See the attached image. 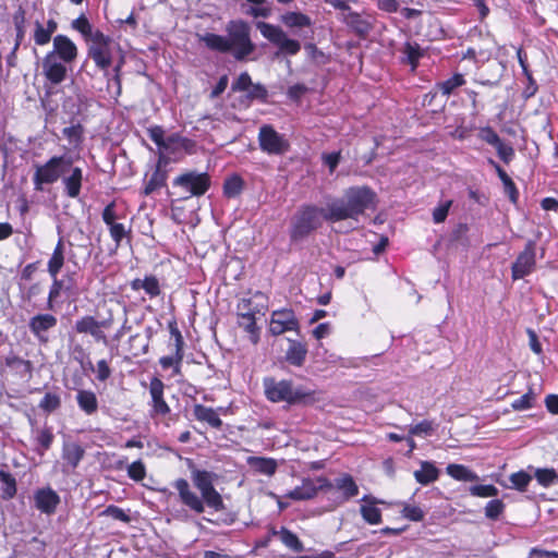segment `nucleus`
Masks as SVG:
<instances>
[{"instance_id":"nucleus-18","label":"nucleus","mask_w":558,"mask_h":558,"mask_svg":"<svg viewBox=\"0 0 558 558\" xmlns=\"http://www.w3.org/2000/svg\"><path fill=\"white\" fill-rule=\"evenodd\" d=\"M165 385L161 379L154 377L149 384V392L153 401V410L156 414L167 415L170 408L163 399Z\"/></svg>"},{"instance_id":"nucleus-37","label":"nucleus","mask_w":558,"mask_h":558,"mask_svg":"<svg viewBox=\"0 0 558 558\" xmlns=\"http://www.w3.org/2000/svg\"><path fill=\"white\" fill-rule=\"evenodd\" d=\"M146 331H147L146 336H141L137 333V335L131 336L129 339V342H130L131 349L133 350L134 356L146 354L148 352L151 330H150V328H147Z\"/></svg>"},{"instance_id":"nucleus-50","label":"nucleus","mask_w":558,"mask_h":558,"mask_svg":"<svg viewBox=\"0 0 558 558\" xmlns=\"http://www.w3.org/2000/svg\"><path fill=\"white\" fill-rule=\"evenodd\" d=\"M125 468L128 476L135 482H141L146 476V466L142 460L134 461L133 463L125 465Z\"/></svg>"},{"instance_id":"nucleus-60","label":"nucleus","mask_w":558,"mask_h":558,"mask_svg":"<svg viewBox=\"0 0 558 558\" xmlns=\"http://www.w3.org/2000/svg\"><path fill=\"white\" fill-rule=\"evenodd\" d=\"M451 205L452 201H446L434 208L433 220L435 223H441L446 220Z\"/></svg>"},{"instance_id":"nucleus-47","label":"nucleus","mask_w":558,"mask_h":558,"mask_svg":"<svg viewBox=\"0 0 558 558\" xmlns=\"http://www.w3.org/2000/svg\"><path fill=\"white\" fill-rule=\"evenodd\" d=\"M38 407L46 413H52L61 407V398L57 393L47 392L40 400Z\"/></svg>"},{"instance_id":"nucleus-27","label":"nucleus","mask_w":558,"mask_h":558,"mask_svg":"<svg viewBox=\"0 0 558 558\" xmlns=\"http://www.w3.org/2000/svg\"><path fill=\"white\" fill-rule=\"evenodd\" d=\"M440 471L429 461H422L421 469L414 472V477L421 485H428L438 480Z\"/></svg>"},{"instance_id":"nucleus-15","label":"nucleus","mask_w":558,"mask_h":558,"mask_svg":"<svg viewBox=\"0 0 558 558\" xmlns=\"http://www.w3.org/2000/svg\"><path fill=\"white\" fill-rule=\"evenodd\" d=\"M64 185V194L71 198H77L82 189L83 170L73 166V159L70 157V166L66 174L61 175Z\"/></svg>"},{"instance_id":"nucleus-12","label":"nucleus","mask_w":558,"mask_h":558,"mask_svg":"<svg viewBox=\"0 0 558 558\" xmlns=\"http://www.w3.org/2000/svg\"><path fill=\"white\" fill-rule=\"evenodd\" d=\"M34 507L46 515L56 513L58 506L61 502L59 494L50 486L38 488L34 492L33 496Z\"/></svg>"},{"instance_id":"nucleus-16","label":"nucleus","mask_w":558,"mask_h":558,"mask_svg":"<svg viewBox=\"0 0 558 558\" xmlns=\"http://www.w3.org/2000/svg\"><path fill=\"white\" fill-rule=\"evenodd\" d=\"M49 53H52L57 60L60 59L64 63H71L77 57V47L68 36L57 35L53 38V49Z\"/></svg>"},{"instance_id":"nucleus-10","label":"nucleus","mask_w":558,"mask_h":558,"mask_svg":"<svg viewBox=\"0 0 558 558\" xmlns=\"http://www.w3.org/2000/svg\"><path fill=\"white\" fill-rule=\"evenodd\" d=\"M536 265V242L529 240L524 250L518 255L511 266L513 280H519L533 272Z\"/></svg>"},{"instance_id":"nucleus-42","label":"nucleus","mask_w":558,"mask_h":558,"mask_svg":"<svg viewBox=\"0 0 558 558\" xmlns=\"http://www.w3.org/2000/svg\"><path fill=\"white\" fill-rule=\"evenodd\" d=\"M532 478L533 477L531 474H529L526 471L521 470L515 473H512L509 476V481L511 483L510 486H508L504 483H500V484L505 487H510V488L517 489L519 492H525L529 484L531 483Z\"/></svg>"},{"instance_id":"nucleus-21","label":"nucleus","mask_w":558,"mask_h":558,"mask_svg":"<svg viewBox=\"0 0 558 558\" xmlns=\"http://www.w3.org/2000/svg\"><path fill=\"white\" fill-rule=\"evenodd\" d=\"M318 490H322L320 483L316 485L312 480H304L301 486L289 490L284 496L292 500H308L314 498Z\"/></svg>"},{"instance_id":"nucleus-1","label":"nucleus","mask_w":558,"mask_h":558,"mask_svg":"<svg viewBox=\"0 0 558 558\" xmlns=\"http://www.w3.org/2000/svg\"><path fill=\"white\" fill-rule=\"evenodd\" d=\"M190 469L192 483L201 495L198 496L191 489L185 478H178L173 482V487L179 494L181 504L197 514L203 513L206 506L215 511L223 510L225 505L222 497L214 486L218 475L214 472L199 470L195 466H190Z\"/></svg>"},{"instance_id":"nucleus-55","label":"nucleus","mask_w":558,"mask_h":558,"mask_svg":"<svg viewBox=\"0 0 558 558\" xmlns=\"http://www.w3.org/2000/svg\"><path fill=\"white\" fill-rule=\"evenodd\" d=\"M110 236L116 242L117 246L121 244V241L129 235L131 229H126L123 223L114 222L109 226Z\"/></svg>"},{"instance_id":"nucleus-20","label":"nucleus","mask_w":558,"mask_h":558,"mask_svg":"<svg viewBox=\"0 0 558 558\" xmlns=\"http://www.w3.org/2000/svg\"><path fill=\"white\" fill-rule=\"evenodd\" d=\"M58 29V23L50 19L46 25L36 20L34 23V41L38 46H45L51 40L52 34Z\"/></svg>"},{"instance_id":"nucleus-28","label":"nucleus","mask_w":558,"mask_h":558,"mask_svg":"<svg viewBox=\"0 0 558 558\" xmlns=\"http://www.w3.org/2000/svg\"><path fill=\"white\" fill-rule=\"evenodd\" d=\"M85 450L83 447L73 441H65L62 448V459L66 461L73 469L76 468L83 459Z\"/></svg>"},{"instance_id":"nucleus-3","label":"nucleus","mask_w":558,"mask_h":558,"mask_svg":"<svg viewBox=\"0 0 558 558\" xmlns=\"http://www.w3.org/2000/svg\"><path fill=\"white\" fill-rule=\"evenodd\" d=\"M376 198L375 192L368 186H352L345 190L343 197L328 202V218L335 221L357 219L369 208Z\"/></svg>"},{"instance_id":"nucleus-8","label":"nucleus","mask_w":558,"mask_h":558,"mask_svg":"<svg viewBox=\"0 0 558 558\" xmlns=\"http://www.w3.org/2000/svg\"><path fill=\"white\" fill-rule=\"evenodd\" d=\"M257 140L259 148L268 155L281 156L290 150V143L286 136L270 124H263L259 128Z\"/></svg>"},{"instance_id":"nucleus-32","label":"nucleus","mask_w":558,"mask_h":558,"mask_svg":"<svg viewBox=\"0 0 558 558\" xmlns=\"http://www.w3.org/2000/svg\"><path fill=\"white\" fill-rule=\"evenodd\" d=\"M88 56L100 70H107L111 65V53L108 47H89Z\"/></svg>"},{"instance_id":"nucleus-29","label":"nucleus","mask_w":558,"mask_h":558,"mask_svg":"<svg viewBox=\"0 0 558 558\" xmlns=\"http://www.w3.org/2000/svg\"><path fill=\"white\" fill-rule=\"evenodd\" d=\"M345 24L351 27L359 36H366L372 31V24L364 20L356 12H349L344 16Z\"/></svg>"},{"instance_id":"nucleus-56","label":"nucleus","mask_w":558,"mask_h":558,"mask_svg":"<svg viewBox=\"0 0 558 558\" xmlns=\"http://www.w3.org/2000/svg\"><path fill=\"white\" fill-rule=\"evenodd\" d=\"M73 29L77 31L85 38L87 35L92 33V24L87 20V17L82 14L77 19L73 20L71 23Z\"/></svg>"},{"instance_id":"nucleus-40","label":"nucleus","mask_w":558,"mask_h":558,"mask_svg":"<svg viewBox=\"0 0 558 558\" xmlns=\"http://www.w3.org/2000/svg\"><path fill=\"white\" fill-rule=\"evenodd\" d=\"M265 305L254 303L253 299L243 298L239 301L236 305V315L238 316H247V315H256L264 314Z\"/></svg>"},{"instance_id":"nucleus-53","label":"nucleus","mask_w":558,"mask_h":558,"mask_svg":"<svg viewBox=\"0 0 558 558\" xmlns=\"http://www.w3.org/2000/svg\"><path fill=\"white\" fill-rule=\"evenodd\" d=\"M469 492L474 497H497L499 490L494 485H473L469 488Z\"/></svg>"},{"instance_id":"nucleus-5","label":"nucleus","mask_w":558,"mask_h":558,"mask_svg":"<svg viewBox=\"0 0 558 558\" xmlns=\"http://www.w3.org/2000/svg\"><path fill=\"white\" fill-rule=\"evenodd\" d=\"M328 204L325 208L316 205H302L291 218L289 228L290 242L292 244L303 242L314 231L319 229L323 220L336 222L335 219L328 218Z\"/></svg>"},{"instance_id":"nucleus-24","label":"nucleus","mask_w":558,"mask_h":558,"mask_svg":"<svg viewBox=\"0 0 558 558\" xmlns=\"http://www.w3.org/2000/svg\"><path fill=\"white\" fill-rule=\"evenodd\" d=\"M246 463L260 474L271 476L276 473L278 464L272 458L254 457L251 456L246 459Z\"/></svg>"},{"instance_id":"nucleus-58","label":"nucleus","mask_w":558,"mask_h":558,"mask_svg":"<svg viewBox=\"0 0 558 558\" xmlns=\"http://www.w3.org/2000/svg\"><path fill=\"white\" fill-rule=\"evenodd\" d=\"M478 138L494 147L501 142L499 135L490 126L482 128L478 132Z\"/></svg>"},{"instance_id":"nucleus-25","label":"nucleus","mask_w":558,"mask_h":558,"mask_svg":"<svg viewBox=\"0 0 558 558\" xmlns=\"http://www.w3.org/2000/svg\"><path fill=\"white\" fill-rule=\"evenodd\" d=\"M193 414L197 421L206 422L214 428L220 429L222 427V421L213 408L195 404Z\"/></svg>"},{"instance_id":"nucleus-2","label":"nucleus","mask_w":558,"mask_h":558,"mask_svg":"<svg viewBox=\"0 0 558 558\" xmlns=\"http://www.w3.org/2000/svg\"><path fill=\"white\" fill-rule=\"evenodd\" d=\"M226 33L228 36L205 33L199 40L213 51L231 53L236 61H244L255 51L256 46L251 39V26L246 21H229Z\"/></svg>"},{"instance_id":"nucleus-45","label":"nucleus","mask_w":558,"mask_h":558,"mask_svg":"<svg viewBox=\"0 0 558 558\" xmlns=\"http://www.w3.org/2000/svg\"><path fill=\"white\" fill-rule=\"evenodd\" d=\"M37 435H36V441H37V445L38 447L36 448V451L40 454V456H44L45 452L50 449L52 442H53V439H54V435L52 434L51 429L50 428H43V429H38L37 432Z\"/></svg>"},{"instance_id":"nucleus-38","label":"nucleus","mask_w":558,"mask_h":558,"mask_svg":"<svg viewBox=\"0 0 558 558\" xmlns=\"http://www.w3.org/2000/svg\"><path fill=\"white\" fill-rule=\"evenodd\" d=\"M534 476L543 487H551L558 484V473L553 468L535 469Z\"/></svg>"},{"instance_id":"nucleus-52","label":"nucleus","mask_w":558,"mask_h":558,"mask_svg":"<svg viewBox=\"0 0 558 558\" xmlns=\"http://www.w3.org/2000/svg\"><path fill=\"white\" fill-rule=\"evenodd\" d=\"M246 98L250 100L266 102L268 98V90L260 83H252V86L247 89Z\"/></svg>"},{"instance_id":"nucleus-6","label":"nucleus","mask_w":558,"mask_h":558,"mask_svg":"<svg viewBox=\"0 0 558 558\" xmlns=\"http://www.w3.org/2000/svg\"><path fill=\"white\" fill-rule=\"evenodd\" d=\"M70 166V156H53L44 165H37L33 175L34 189L37 192H44L45 185L56 183L61 175L66 174Z\"/></svg>"},{"instance_id":"nucleus-23","label":"nucleus","mask_w":558,"mask_h":558,"mask_svg":"<svg viewBox=\"0 0 558 558\" xmlns=\"http://www.w3.org/2000/svg\"><path fill=\"white\" fill-rule=\"evenodd\" d=\"M362 501L367 502V505H363L360 508V512L362 518L368 523V524H379L381 523V511L379 508L375 507L376 504L379 501L369 496H364L362 498Z\"/></svg>"},{"instance_id":"nucleus-57","label":"nucleus","mask_w":558,"mask_h":558,"mask_svg":"<svg viewBox=\"0 0 558 558\" xmlns=\"http://www.w3.org/2000/svg\"><path fill=\"white\" fill-rule=\"evenodd\" d=\"M149 138L158 146L159 150L165 147V130L160 125H153L147 129Z\"/></svg>"},{"instance_id":"nucleus-26","label":"nucleus","mask_w":558,"mask_h":558,"mask_svg":"<svg viewBox=\"0 0 558 558\" xmlns=\"http://www.w3.org/2000/svg\"><path fill=\"white\" fill-rule=\"evenodd\" d=\"M76 402L78 408L86 414L93 415L98 410V400L92 390L81 389L76 395Z\"/></svg>"},{"instance_id":"nucleus-44","label":"nucleus","mask_w":558,"mask_h":558,"mask_svg":"<svg viewBox=\"0 0 558 558\" xmlns=\"http://www.w3.org/2000/svg\"><path fill=\"white\" fill-rule=\"evenodd\" d=\"M244 187V181L241 177L234 174L226 179L223 183V194L229 198L239 196Z\"/></svg>"},{"instance_id":"nucleus-49","label":"nucleus","mask_w":558,"mask_h":558,"mask_svg":"<svg viewBox=\"0 0 558 558\" xmlns=\"http://www.w3.org/2000/svg\"><path fill=\"white\" fill-rule=\"evenodd\" d=\"M534 401H535V395L532 390V388L529 389V391L526 393H524L523 396H521L519 399H515L512 403H511V408L514 410V411H524V410H529L531 408H533L534 405Z\"/></svg>"},{"instance_id":"nucleus-59","label":"nucleus","mask_w":558,"mask_h":558,"mask_svg":"<svg viewBox=\"0 0 558 558\" xmlns=\"http://www.w3.org/2000/svg\"><path fill=\"white\" fill-rule=\"evenodd\" d=\"M102 514L104 515H107V517H110L114 520H119L121 522H124V523H129L131 521V518L129 514H126L124 512L123 509L114 506V505H110L108 506L104 511H102Z\"/></svg>"},{"instance_id":"nucleus-51","label":"nucleus","mask_w":558,"mask_h":558,"mask_svg":"<svg viewBox=\"0 0 558 558\" xmlns=\"http://www.w3.org/2000/svg\"><path fill=\"white\" fill-rule=\"evenodd\" d=\"M465 82L462 74H454L450 78L446 80L445 82L440 83L439 89L442 92L444 95H450L457 87L463 85Z\"/></svg>"},{"instance_id":"nucleus-7","label":"nucleus","mask_w":558,"mask_h":558,"mask_svg":"<svg viewBox=\"0 0 558 558\" xmlns=\"http://www.w3.org/2000/svg\"><path fill=\"white\" fill-rule=\"evenodd\" d=\"M256 27L266 39L279 47L280 52L294 56L301 50V44L295 39L289 38L279 26L266 22H257Z\"/></svg>"},{"instance_id":"nucleus-30","label":"nucleus","mask_w":558,"mask_h":558,"mask_svg":"<svg viewBox=\"0 0 558 558\" xmlns=\"http://www.w3.org/2000/svg\"><path fill=\"white\" fill-rule=\"evenodd\" d=\"M64 264V245L60 239L53 250V253L48 260L47 270L51 277L58 276Z\"/></svg>"},{"instance_id":"nucleus-4","label":"nucleus","mask_w":558,"mask_h":558,"mask_svg":"<svg viewBox=\"0 0 558 558\" xmlns=\"http://www.w3.org/2000/svg\"><path fill=\"white\" fill-rule=\"evenodd\" d=\"M263 387L266 398L270 402H286L289 405L313 404L315 392L303 386H295L292 380H277L274 377H265Z\"/></svg>"},{"instance_id":"nucleus-39","label":"nucleus","mask_w":558,"mask_h":558,"mask_svg":"<svg viewBox=\"0 0 558 558\" xmlns=\"http://www.w3.org/2000/svg\"><path fill=\"white\" fill-rule=\"evenodd\" d=\"M402 62L411 64L413 69L416 68L420 58L422 57V50L418 44L407 41L402 48Z\"/></svg>"},{"instance_id":"nucleus-13","label":"nucleus","mask_w":558,"mask_h":558,"mask_svg":"<svg viewBox=\"0 0 558 558\" xmlns=\"http://www.w3.org/2000/svg\"><path fill=\"white\" fill-rule=\"evenodd\" d=\"M317 483H320L322 490L329 492L336 488L342 492L341 501H347L359 494V487L353 477L349 474H343L335 478L332 483L325 477H319L317 478Z\"/></svg>"},{"instance_id":"nucleus-62","label":"nucleus","mask_w":558,"mask_h":558,"mask_svg":"<svg viewBox=\"0 0 558 558\" xmlns=\"http://www.w3.org/2000/svg\"><path fill=\"white\" fill-rule=\"evenodd\" d=\"M252 80L247 72H243L239 75V77L232 83L231 89L233 92H247L250 86H252Z\"/></svg>"},{"instance_id":"nucleus-43","label":"nucleus","mask_w":558,"mask_h":558,"mask_svg":"<svg viewBox=\"0 0 558 558\" xmlns=\"http://www.w3.org/2000/svg\"><path fill=\"white\" fill-rule=\"evenodd\" d=\"M281 21L288 27H306L311 25V19L301 12H288L281 16Z\"/></svg>"},{"instance_id":"nucleus-17","label":"nucleus","mask_w":558,"mask_h":558,"mask_svg":"<svg viewBox=\"0 0 558 558\" xmlns=\"http://www.w3.org/2000/svg\"><path fill=\"white\" fill-rule=\"evenodd\" d=\"M43 70L47 80L54 85L64 81L68 71L65 63L58 61L52 53H47L43 59Z\"/></svg>"},{"instance_id":"nucleus-14","label":"nucleus","mask_w":558,"mask_h":558,"mask_svg":"<svg viewBox=\"0 0 558 558\" xmlns=\"http://www.w3.org/2000/svg\"><path fill=\"white\" fill-rule=\"evenodd\" d=\"M58 324L56 316L51 314H37L28 322V328L34 337L40 343H47L49 340L48 331L54 328Z\"/></svg>"},{"instance_id":"nucleus-9","label":"nucleus","mask_w":558,"mask_h":558,"mask_svg":"<svg viewBox=\"0 0 558 558\" xmlns=\"http://www.w3.org/2000/svg\"><path fill=\"white\" fill-rule=\"evenodd\" d=\"M174 187H180L185 192L181 198L186 199L191 196L204 195L210 186V178L207 173L190 171L177 177L172 182Z\"/></svg>"},{"instance_id":"nucleus-22","label":"nucleus","mask_w":558,"mask_h":558,"mask_svg":"<svg viewBox=\"0 0 558 558\" xmlns=\"http://www.w3.org/2000/svg\"><path fill=\"white\" fill-rule=\"evenodd\" d=\"M148 174H145L144 178V190L143 194L145 196H149L155 192L159 191L161 187L166 186L168 179V170H155L151 172L150 177L147 178Z\"/></svg>"},{"instance_id":"nucleus-31","label":"nucleus","mask_w":558,"mask_h":558,"mask_svg":"<svg viewBox=\"0 0 558 558\" xmlns=\"http://www.w3.org/2000/svg\"><path fill=\"white\" fill-rule=\"evenodd\" d=\"M447 474L457 481L475 482L478 481V475L462 464H449L446 468Z\"/></svg>"},{"instance_id":"nucleus-11","label":"nucleus","mask_w":558,"mask_h":558,"mask_svg":"<svg viewBox=\"0 0 558 558\" xmlns=\"http://www.w3.org/2000/svg\"><path fill=\"white\" fill-rule=\"evenodd\" d=\"M300 323L292 310L283 308L274 311L269 322V332L272 336H280L286 331L299 333Z\"/></svg>"},{"instance_id":"nucleus-46","label":"nucleus","mask_w":558,"mask_h":558,"mask_svg":"<svg viewBox=\"0 0 558 558\" xmlns=\"http://www.w3.org/2000/svg\"><path fill=\"white\" fill-rule=\"evenodd\" d=\"M13 23L16 31V43L14 50H16L25 36V11L22 7L13 14Z\"/></svg>"},{"instance_id":"nucleus-48","label":"nucleus","mask_w":558,"mask_h":558,"mask_svg":"<svg viewBox=\"0 0 558 558\" xmlns=\"http://www.w3.org/2000/svg\"><path fill=\"white\" fill-rule=\"evenodd\" d=\"M165 147H162V150L171 151L173 150L174 146H180L181 148L189 149L191 145H193L192 141L182 137L180 134L174 133L169 135L168 137H165Z\"/></svg>"},{"instance_id":"nucleus-41","label":"nucleus","mask_w":558,"mask_h":558,"mask_svg":"<svg viewBox=\"0 0 558 558\" xmlns=\"http://www.w3.org/2000/svg\"><path fill=\"white\" fill-rule=\"evenodd\" d=\"M51 278H52V284L49 290L47 305H46V308L49 311L54 310L56 301L60 296V293L62 290H66V291L71 290V286L70 284L65 286L63 280L58 279V276L51 277Z\"/></svg>"},{"instance_id":"nucleus-54","label":"nucleus","mask_w":558,"mask_h":558,"mask_svg":"<svg viewBox=\"0 0 558 558\" xmlns=\"http://www.w3.org/2000/svg\"><path fill=\"white\" fill-rule=\"evenodd\" d=\"M505 510V504L500 499H493L485 506V515L487 519L497 520Z\"/></svg>"},{"instance_id":"nucleus-64","label":"nucleus","mask_w":558,"mask_h":558,"mask_svg":"<svg viewBox=\"0 0 558 558\" xmlns=\"http://www.w3.org/2000/svg\"><path fill=\"white\" fill-rule=\"evenodd\" d=\"M402 515L411 521L420 522L424 519V511L420 507L405 505Z\"/></svg>"},{"instance_id":"nucleus-19","label":"nucleus","mask_w":558,"mask_h":558,"mask_svg":"<svg viewBox=\"0 0 558 558\" xmlns=\"http://www.w3.org/2000/svg\"><path fill=\"white\" fill-rule=\"evenodd\" d=\"M288 342L289 347L284 354V361L292 366H303L307 355L306 344L300 340L290 338H288Z\"/></svg>"},{"instance_id":"nucleus-33","label":"nucleus","mask_w":558,"mask_h":558,"mask_svg":"<svg viewBox=\"0 0 558 558\" xmlns=\"http://www.w3.org/2000/svg\"><path fill=\"white\" fill-rule=\"evenodd\" d=\"M5 365L13 369L16 374L24 377L25 375H32L33 364L28 360H23L16 355H8L5 357Z\"/></svg>"},{"instance_id":"nucleus-61","label":"nucleus","mask_w":558,"mask_h":558,"mask_svg":"<svg viewBox=\"0 0 558 558\" xmlns=\"http://www.w3.org/2000/svg\"><path fill=\"white\" fill-rule=\"evenodd\" d=\"M498 157L509 163L514 158V149L511 145L505 144L502 141L495 146Z\"/></svg>"},{"instance_id":"nucleus-34","label":"nucleus","mask_w":558,"mask_h":558,"mask_svg":"<svg viewBox=\"0 0 558 558\" xmlns=\"http://www.w3.org/2000/svg\"><path fill=\"white\" fill-rule=\"evenodd\" d=\"M279 533L280 541L287 548L295 553L304 551V545L295 533L284 526L279 529Z\"/></svg>"},{"instance_id":"nucleus-35","label":"nucleus","mask_w":558,"mask_h":558,"mask_svg":"<svg viewBox=\"0 0 558 558\" xmlns=\"http://www.w3.org/2000/svg\"><path fill=\"white\" fill-rule=\"evenodd\" d=\"M0 482L1 486V497L4 500H10L16 495V480L14 476L4 471L0 470Z\"/></svg>"},{"instance_id":"nucleus-63","label":"nucleus","mask_w":558,"mask_h":558,"mask_svg":"<svg viewBox=\"0 0 558 558\" xmlns=\"http://www.w3.org/2000/svg\"><path fill=\"white\" fill-rule=\"evenodd\" d=\"M144 290L150 296L155 298L160 294L159 281L155 276L144 278Z\"/></svg>"},{"instance_id":"nucleus-36","label":"nucleus","mask_w":558,"mask_h":558,"mask_svg":"<svg viewBox=\"0 0 558 558\" xmlns=\"http://www.w3.org/2000/svg\"><path fill=\"white\" fill-rule=\"evenodd\" d=\"M239 327L244 329L250 337L253 344H257L259 341V328L256 325L255 315L238 316Z\"/></svg>"}]
</instances>
